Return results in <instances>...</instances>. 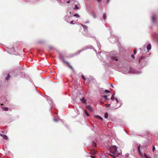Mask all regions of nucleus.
<instances>
[{"mask_svg": "<svg viewBox=\"0 0 158 158\" xmlns=\"http://www.w3.org/2000/svg\"><path fill=\"white\" fill-rule=\"evenodd\" d=\"M145 58V56H142L141 57V59H144Z\"/></svg>", "mask_w": 158, "mask_h": 158, "instance_id": "31", "label": "nucleus"}, {"mask_svg": "<svg viewBox=\"0 0 158 158\" xmlns=\"http://www.w3.org/2000/svg\"><path fill=\"white\" fill-rule=\"evenodd\" d=\"M81 77L84 80V81H85L86 80V78H85V77L83 75H82L81 76Z\"/></svg>", "mask_w": 158, "mask_h": 158, "instance_id": "20", "label": "nucleus"}, {"mask_svg": "<svg viewBox=\"0 0 158 158\" xmlns=\"http://www.w3.org/2000/svg\"><path fill=\"white\" fill-rule=\"evenodd\" d=\"M115 100L117 102V103L118 102V98H115Z\"/></svg>", "mask_w": 158, "mask_h": 158, "instance_id": "30", "label": "nucleus"}, {"mask_svg": "<svg viewBox=\"0 0 158 158\" xmlns=\"http://www.w3.org/2000/svg\"><path fill=\"white\" fill-rule=\"evenodd\" d=\"M91 157L92 158H95L94 156H91Z\"/></svg>", "mask_w": 158, "mask_h": 158, "instance_id": "38", "label": "nucleus"}, {"mask_svg": "<svg viewBox=\"0 0 158 158\" xmlns=\"http://www.w3.org/2000/svg\"><path fill=\"white\" fill-rule=\"evenodd\" d=\"M70 23L71 24H74V23H73V21H71L70 22Z\"/></svg>", "mask_w": 158, "mask_h": 158, "instance_id": "28", "label": "nucleus"}, {"mask_svg": "<svg viewBox=\"0 0 158 158\" xmlns=\"http://www.w3.org/2000/svg\"><path fill=\"white\" fill-rule=\"evenodd\" d=\"M140 144H139V146L138 147V152H139V153L140 154H141V152H140Z\"/></svg>", "mask_w": 158, "mask_h": 158, "instance_id": "12", "label": "nucleus"}, {"mask_svg": "<svg viewBox=\"0 0 158 158\" xmlns=\"http://www.w3.org/2000/svg\"><path fill=\"white\" fill-rule=\"evenodd\" d=\"M0 135L2 137H3V139H5L6 140H7L8 139V137L6 135H3L1 134H0Z\"/></svg>", "mask_w": 158, "mask_h": 158, "instance_id": "3", "label": "nucleus"}, {"mask_svg": "<svg viewBox=\"0 0 158 158\" xmlns=\"http://www.w3.org/2000/svg\"><path fill=\"white\" fill-rule=\"evenodd\" d=\"M109 155L110 156L112 157H113L115 156H116L115 155L113 154H110Z\"/></svg>", "mask_w": 158, "mask_h": 158, "instance_id": "22", "label": "nucleus"}, {"mask_svg": "<svg viewBox=\"0 0 158 158\" xmlns=\"http://www.w3.org/2000/svg\"><path fill=\"white\" fill-rule=\"evenodd\" d=\"M116 60V61H117V60H118V59H116V60Z\"/></svg>", "mask_w": 158, "mask_h": 158, "instance_id": "43", "label": "nucleus"}, {"mask_svg": "<svg viewBox=\"0 0 158 158\" xmlns=\"http://www.w3.org/2000/svg\"><path fill=\"white\" fill-rule=\"evenodd\" d=\"M114 94H113V95H112L111 98V99L112 100H114Z\"/></svg>", "mask_w": 158, "mask_h": 158, "instance_id": "16", "label": "nucleus"}, {"mask_svg": "<svg viewBox=\"0 0 158 158\" xmlns=\"http://www.w3.org/2000/svg\"><path fill=\"white\" fill-rule=\"evenodd\" d=\"M118 108V107H117L115 108V109H117V108Z\"/></svg>", "mask_w": 158, "mask_h": 158, "instance_id": "44", "label": "nucleus"}, {"mask_svg": "<svg viewBox=\"0 0 158 158\" xmlns=\"http://www.w3.org/2000/svg\"><path fill=\"white\" fill-rule=\"evenodd\" d=\"M144 155L145 158H148V157H147V156L146 155V154H144Z\"/></svg>", "mask_w": 158, "mask_h": 158, "instance_id": "32", "label": "nucleus"}, {"mask_svg": "<svg viewBox=\"0 0 158 158\" xmlns=\"http://www.w3.org/2000/svg\"><path fill=\"white\" fill-rule=\"evenodd\" d=\"M92 15H93V17L94 18H95L97 17V16H96V14L95 13H93Z\"/></svg>", "mask_w": 158, "mask_h": 158, "instance_id": "14", "label": "nucleus"}, {"mask_svg": "<svg viewBox=\"0 0 158 158\" xmlns=\"http://www.w3.org/2000/svg\"><path fill=\"white\" fill-rule=\"evenodd\" d=\"M79 8L78 6H77V5H75V7H74V9H77Z\"/></svg>", "mask_w": 158, "mask_h": 158, "instance_id": "17", "label": "nucleus"}, {"mask_svg": "<svg viewBox=\"0 0 158 158\" xmlns=\"http://www.w3.org/2000/svg\"><path fill=\"white\" fill-rule=\"evenodd\" d=\"M96 1H97V2H98V3H99L100 2H101V1L102 0H96Z\"/></svg>", "mask_w": 158, "mask_h": 158, "instance_id": "34", "label": "nucleus"}, {"mask_svg": "<svg viewBox=\"0 0 158 158\" xmlns=\"http://www.w3.org/2000/svg\"><path fill=\"white\" fill-rule=\"evenodd\" d=\"M74 16H75V17H79V16L77 14H75L74 15Z\"/></svg>", "mask_w": 158, "mask_h": 158, "instance_id": "19", "label": "nucleus"}, {"mask_svg": "<svg viewBox=\"0 0 158 158\" xmlns=\"http://www.w3.org/2000/svg\"><path fill=\"white\" fill-rule=\"evenodd\" d=\"M140 60H139V62H140Z\"/></svg>", "mask_w": 158, "mask_h": 158, "instance_id": "42", "label": "nucleus"}, {"mask_svg": "<svg viewBox=\"0 0 158 158\" xmlns=\"http://www.w3.org/2000/svg\"><path fill=\"white\" fill-rule=\"evenodd\" d=\"M85 112L86 114L87 115V116H89V113H88L87 112L85 111Z\"/></svg>", "mask_w": 158, "mask_h": 158, "instance_id": "26", "label": "nucleus"}, {"mask_svg": "<svg viewBox=\"0 0 158 158\" xmlns=\"http://www.w3.org/2000/svg\"><path fill=\"white\" fill-rule=\"evenodd\" d=\"M92 154H96V152L94 151H92Z\"/></svg>", "mask_w": 158, "mask_h": 158, "instance_id": "27", "label": "nucleus"}, {"mask_svg": "<svg viewBox=\"0 0 158 158\" xmlns=\"http://www.w3.org/2000/svg\"><path fill=\"white\" fill-rule=\"evenodd\" d=\"M2 109L4 110H5V111H8L9 110V109L7 107H2Z\"/></svg>", "mask_w": 158, "mask_h": 158, "instance_id": "8", "label": "nucleus"}, {"mask_svg": "<svg viewBox=\"0 0 158 158\" xmlns=\"http://www.w3.org/2000/svg\"><path fill=\"white\" fill-rule=\"evenodd\" d=\"M103 17L104 18V19L105 20L106 18V14L105 13L103 14Z\"/></svg>", "mask_w": 158, "mask_h": 158, "instance_id": "15", "label": "nucleus"}, {"mask_svg": "<svg viewBox=\"0 0 158 158\" xmlns=\"http://www.w3.org/2000/svg\"><path fill=\"white\" fill-rule=\"evenodd\" d=\"M87 108L91 112H93V108L90 106H87Z\"/></svg>", "mask_w": 158, "mask_h": 158, "instance_id": "4", "label": "nucleus"}, {"mask_svg": "<svg viewBox=\"0 0 158 158\" xmlns=\"http://www.w3.org/2000/svg\"><path fill=\"white\" fill-rule=\"evenodd\" d=\"M114 156L113 158H116V157H115V156Z\"/></svg>", "mask_w": 158, "mask_h": 158, "instance_id": "39", "label": "nucleus"}, {"mask_svg": "<svg viewBox=\"0 0 158 158\" xmlns=\"http://www.w3.org/2000/svg\"><path fill=\"white\" fill-rule=\"evenodd\" d=\"M155 17L154 16H153L152 17V20L154 22L155 21Z\"/></svg>", "mask_w": 158, "mask_h": 158, "instance_id": "18", "label": "nucleus"}, {"mask_svg": "<svg viewBox=\"0 0 158 158\" xmlns=\"http://www.w3.org/2000/svg\"><path fill=\"white\" fill-rule=\"evenodd\" d=\"M1 106H2V105H3V104H1Z\"/></svg>", "mask_w": 158, "mask_h": 158, "instance_id": "41", "label": "nucleus"}, {"mask_svg": "<svg viewBox=\"0 0 158 158\" xmlns=\"http://www.w3.org/2000/svg\"><path fill=\"white\" fill-rule=\"evenodd\" d=\"M105 106L107 107H109L110 106V104H106Z\"/></svg>", "mask_w": 158, "mask_h": 158, "instance_id": "25", "label": "nucleus"}, {"mask_svg": "<svg viewBox=\"0 0 158 158\" xmlns=\"http://www.w3.org/2000/svg\"><path fill=\"white\" fill-rule=\"evenodd\" d=\"M81 51H78V54H79V53H80V52Z\"/></svg>", "mask_w": 158, "mask_h": 158, "instance_id": "37", "label": "nucleus"}, {"mask_svg": "<svg viewBox=\"0 0 158 158\" xmlns=\"http://www.w3.org/2000/svg\"><path fill=\"white\" fill-rule=\"evenodd\" d=\"M81 101L83 103H86V100L84 98H82L81 99Z\"/></svg>", "mask_w": 158, "mask_h": 158, "instance_id": "10", "label": "nucleus"}, {"mask_svg": "<svg viewBox=\"0 0 158 158\" xmlns=\"http://www.w3.org/2000/svg\"><path fill=\"white\" fill-rule=\"evenodd\" d=\"M109 155L110 156L112 157H113L115 156H116L115 155L113 154H110Z\"/></svg>", "mask_w": 158, "mask_h": 158, "instance_id": "21", "label": "nucleus"}, {"mask_svg": "<svg viewBox=\"0 0 158 158\" xmlns=\"http://www.w3.org/2000/svg\"><path fill=\"white\" fill-rule=\"evenodd\" d=\"M2 133H4V131H2Z\"/></svg>", "mask_w": 158, "mask_h": 158, "instance_id": "40", "label": "nucleus"}, {"mask_svg": "<svg viewBox=\"0 0 158 158\" xmlns=\"http://www.w3.org/2000/svg\"><path fill=\"white\" fill-rule=\"evenodd\" d=\"M155 149V148L154 146H153V147L152 148V151H154Z\"/></svg>", "mask_w": 158, "mask_h": 158, "instance_id": "33", "label": "nucleus"}, {"mask_svg": "<svg viewBox=\"0 0 158 158\" xmlns=\"http://www.w3.org/2000/svg\"><path fill=\"white\" fill-rule=\"evenodd\" d=\"M103 97H104L106 100H108L107 95H104Z\"/></svg>", "mask_w": 158, "mask_h": 158, "instance_id": "24", "label": "nucleus"}, {"mask_svg": "<svg viewBox=\"0 0 158 158\" xmlns=\"http://www.w3.org/2000/svg\"><path fill=\"white\" fill-rule=\"evenodd\" d=\"M81 25L83 27L84 29L86 30H88V27H87V26L82 24H81Z\"/></svg>", "mask_w": 158, "mask_h": 158, "instance_id": "7", "label": "nucleus"}, {"mask_svg": "<svg viewBox=\"0 0 158 158\" xmlns=\"http://www.w3.org/2000/svg\"><path fill=\"white\" fill-rule=\"evenodd\" d=\"M92 146L94 147H96V146H97V144H96V143L95 142H94V141H93L92 142Z\"/></svg>", "mask_w": 158, "mask_h": 158, "instance_id": "9", "label": "nucleus"}, {"mask_svg": "<svg viewBox=\"0 0 158 158\" xmlns=\"http://www.w3.org/2000/svg\"><path fill=\"white\" fill-rule=\"evenodd\" d=\"M70 2V1H68L66 3H69Z\"/></svg>", "mask_w": 158, "mask_h": 158, "instance_id": "36", "label": "nucleus"}, {"mask_svg": "<svg viewBox=\"0 0 158 158\" xmlns=\"http://www.w3.org/2000/svg\"><path fill=\"white\" fill-rule=\"evenodd\" d=\"M134 54H135L136 53V49H135L134 51Z\"/></svg>", "mask_w": 158, "mask_h": 158, "instance_id": "29", "label": "nucleus"}, {"mask_svg": "<svg viewBox=\"0 0 158 158\" xmlns=\"http://www.w3.org/2000/svg\"><path fill=\"white\" fill-rule=\"evenodd\" d=\"M10 77H10V75L9 74H8L7 75V77L6 78V79L7 80H8L9 79V78Z\"/></svg>", "mask_w": 158, "mask_h": 158, "instance_id": "13", "label": "nucleus"}, {"mask_svg": "<svg viewBox=\"0 0 158 158\" xmlns=\"http://www.w3.org/2000/svg\"><path fill=\"white\" fill-rule=\"evenodd\" d=\"M131 56V57H132V58H134V57H135V56H134V55H132Z\"/></svg>", "mask_w": 158, "mask_h": 158, "instance_id": "35", "label": "nucleus"}, {"mask_svg": "<svg viewBox=\"0 0 158 158\" xmlns=\"http://www.w3.org/2000/svg\"><path fill=\"white\" fill-rule=\"evenodd\" d=\"M147 48L148 50L151 49V45L150 44H148L147 47Z\"/></svg>", "mask_w": 158, "mask_h": 158, "instance_id": "6", "label": "nucleus"}, {"mask_svg": "<svg viewBox=\"0 0 158 158\" xmlns=\"http://www.w3.org/2000/svg\"><path fill=\"white\" fill-rule=\"evenodd\" d=\"M63 62L65 63H66L67 65V66H68V67L71 69L72 70H73V67L69 64V63L64 60H63Z\"/></svg>", "mask_w": 158, "mask_h": 158, "instance_id": "2", "label": "nucleus"}, {"mask_svg": "<svg viewBox=\"0 0 158 158\" xmlns=\"http://www.w3.org/2000/svg\"><path fill=\"white\" fill-rule=\"evenodd\" d=\"M108 116V114L107 113H106L104 115V118H107Z\"/></svg>", "mask_w": 158, "mask_h": 158, "instance_id": "11", "label": "nucleus"}, {"mask_svg": "<svg viewBox=\"0 0 158 158\" xmlns=\"http://www.w3.org/2000/svg\"><path fill=\"white\" fill-rule=\"evenodd\" d=\"M117 148L115 146L112 147L110 149V152L112 154L118 156L119 154L118 152L117 151Z\"/></svg>", "mask_w": 158, "mask_h": 158, "instance_id": "1", "label": "nucleus"}, {"mask_svg": "<svg viewBox=\"0 0 158 158\" xmlns=\"http://www.w3.org/2000/svg\"><path fill=\"white\" fill-rule=\"evenodd\" d=\"M110 92V91H109L108 90H107V89L105 90V92L106 93H109Z\"/></svg>", "mask_w": 158, "mask_h": 158, "instance_id": "23", "label": "nucleus"}, {"mask_svg": "<svg viewBox=\"0 0 158 158\" xmlns=\"http://www.w3.org/2000/svg\"><path fill=\"white\" fill-rule=\"evenodd\" d=\"M95 117L96 118L99 119L101 121H102L103 120V118L99 115H96Z\"/></svg>", "mask_w": 158, "mask_h": 158, "instance_id": "5", "label": "nucleus"}]
</instances>
